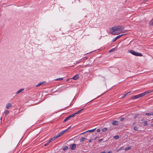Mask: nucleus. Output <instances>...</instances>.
Returning <instances> with one entry per match:
<instances>
[{
	"label": "nucleus",
	"mask_w": 153,
	"mask_h": 153,
	"mask_svg": "<svg viewBox=\"0 0 153 153\" xmlns=\"http://www.w3.org/2000/svg\"><path fill=\"white\" fill-rule=\"evenodd\" d=\"M124 29V27L123 26H115L110 29V32L112 34L117 35L119 34L120 32L121 33L124 32H123Z\"/></svg>",
	"instance_id": "1"
},
{
	"label": "nucleus",
	"mask_w": 153,
	"mask_h": 153,
	"mask_svg": "<svg viewBox=\"0 0 153 153\" xmlns=\"http://www.w3.org/2000/svg\"><path fill=\"white\" fill-rule=\"evenodd\" d=\"M128 52L132 54L137 56H143L142 54L141 53L136 52L133 50H129Z\"/></svg>",
	"instance_id": "2"
},
{
	"label": "nucleus",
	"mask_w": 153,
	"mask_h": 153,
	"mask_svg": "<svg viewBox=\"0 0 153 153\" xmlns=\"http://www.w3.org/2000/svg\"><path fill=\"white\" fill-rule=\"evenodd\" d=\"M71 128V127H68L67 129H66V130H64L63 131H62V132H60L56 136H57L58 137H59L62 135L63 134H64L67 131H68L69 129Z\"/></svg>",
	"instance_id": "3"
},
{
	"label": "nucleus",
	"mask_w": 153,
	"mask_h": 153,
	"mask_svg": "<svg viewBox=\"0 0 153 153\" xmlns=\"http://www.w3.org/2000/svg\"><path fill=\"white\" fill-rule=\"evenodd\" d=\"M96 128H94V129H91V130H88L86 131H85L84 132H83V133H82L81 134H85L86 133H87V132H94L95 130L96 129Z\"/></svg>",
	"instance_id": "4"
},
{
	"label": "nucleus",
	"mask_w": 153,
	"mask_h": 153,
	"mask_svg": "<svg viewBox=\"0 0 153 153\" xmlns=\"http://www.w3.org/2000/svg\"><path fill=\"white\" fill-rule=\"evenodd\" d=\"M111 124L114 125H117L119 124V122L116 120H113Z\"/></svg>",
	"instance_id": "5"
},
{
	"label": "nucleus",
	"mask_w": 153,
	"mask_h": 153,
	"mask_svg": "<svg viewBox=\"0 0 153 153\" xmlns=\"http://www.w3.org/2000/svg\"><path fill=\"white\" fill-rule=\"evenodd\" d=\"M76 145L75 144H72L71 146V150H74L76 148Z\"/></svg>",
	"instance_id": "6"
},
{
	"label": "nucleus",
	"mask_w": 153,
	"mask_h": 153,
	"mask_svg": "<svg viewBox=\"0 0 153 153\" xmlns=\"http://www.w3.org/2000/svg\"><path fill=\"white\" fill-rule=\"evenodd\" d=\"M11 106L12 105L10 103H8L6 105V108L7 109H9L11 107Z\"/></svg>",
	"instance_id": "7"
},
{
	"label": "nucleus",
	"mask_w": 153,
	"mask_h": 153,
	"mask_svg": "<svg viewBox=\"0 0 153 153\" xmlns=\"http://www.w3.org/2000/svg\"><path fill=\"white\" fill-rule=\"evenodd\" d=\"M139 98L138 95H136L132 96L131 98V99H135Z\"/></svg>",
	"instance_id": "8"
},
{
	"label": "nucleus",
	"mask_w": 153,
	"mask_h": 153,
	"mask_svg": "<svg viewBox=\"0 0 153 153\" xmlns=\"http://www.w3.org/2000/svg\"><path fill=\"white\" fill-rule=\"evenodd\" d=\"M70 116H68V117H66L65 119L63 121V122H66V121H67L70 118Z\"/></svg>",
	"instance_id": "9"
},
{
	"label": "nucleus",
	"mask_w": 153,
	"mask_h": 153,
	"mask_svg": "<svg viewBox=\"0 0 153 153\" xmlns=\"http://www.w3.org/2000/svg\"><path fill=\"white\" fill-rule=\"evenodd\" d=\"M78 75H76L74 76L73 78L72 79L74 80H76L78 79Z\"/></svg>",
	"instance_id": "10"
},
{
	"label": "nucleus",
	"mask_w": 153,
	"mask_h": 153,
	"mask_svg": "<svg viewBox=\"0 0 153 153\" xmlns=\"http://www.w3.org/2000/svg\"><path fill=\"white\" fill-rule=\"evenodd\" d=\"M84 108H82V109H80V110H79V111H78L77 112H76L75 113V114H79L80 113V112L82 111L83 110H84Z\"/></svg>",
	"instance_id": "11"
},
{
	"label": "nucleus",
	"mask_w": 153,
	"mask_h": 153,
	"mask_svg": "<svg viewBox=\"0 0 153 153\" xmlns=\"http://www.w3.org/2000/svg\"><path fill=\"white\" fill-rule=\"evenodd\" d=\"M124 148V147H123V146L121 147L120 148H119V149H117V150H116V152H118L119 151H120V150H121L122 149H123Z\"/></svg>",
	"instance_id": "12"
},
{
	"label": "nucleus",
	"mask_w": 153,
	"mask_h": 153,
	"mask_svg": "<svg viewBox=\"0 0 153 153\" xmlns=\"http://www.w3.org/2000/svg\"><path fill=\"white\" fill-rule=\"evenodd\" d=\"M138 95L139 98L141 97H143V96H145V95L143 93L141 94H139Z\"/></svg>",
	"instance_id": "13"
},
{
	"label": "nucleus",
	"mask_w": 153,
	"mask_h": 153,
	"mask_svg": "<svg viewBox=\"0 0 153 153\" xmlns=\"http://www.w3.org/2000/svg\"><path fill=\"white\" fill-rule=\"evenodd\" d=\"M138 95L139 98L141 97H143V96H145V95L143 93L141 94H139Z\"/></svg>",
	"instance_id": "14"
},
{
	"label": "nucleus",
	"mask_w": 153,
	"mask_h": 153,
	"mask_svg": "<svg viewBox=\"0 0 153 153\" xmlns=\"http://www.w3.org/2000/svg\"><path fill=\"white\" fill-rule=\"evenodd\" d=\"M4 113L5 114V116H7L9 113V111L8 110H6L5 111Z\"/></svg>",
	"instance_id": "15"
},
{
	"label": "nucleus",
	"mask_w": 153,
	"mask_h": 153,
	"mask_svg": "<svg viewBox=\"0 0 153 153\" xmlns=\"http://www.w3.org/2000/svg\"><path fill=\"white\" fill-rule=\"evenodd\" d=\"M24 90V89L23 88H22L19 90L16 93V94H18L21 92L22 91H23Z\"/></svg>",
	"instance_id": "16"
},
{
	"label": "nucleus",
	"mask_w": 153,
	"mask_h": 153,
	"mask_svg": "<svg viewBox=\"0 0 153 153\" xmlns=\"http://www.w3.org/2000/svg\"><path fill=\"white\" fill-rule=\"evenodd\" d=\"M149 24L151 25H153V19L150 21Z\"/></svg>",
	"instance_id": "17"
},
{
	"label": "nucleus",
	"mask_w": 153,
	"mask_h": 153,
	"mask_svg": "<svg viewBox=\"0 0 153 153\" xmlns=\"http://www.w3.org/2000/svg\"><path fill=\"white\" fill-rule=\"evenodd\" d=\"M124 35V34H121V35H118L117 36V37H116V38L117 39L120 38L121 37L123 36Z\"/></svg>",
	"instance_id": "18"
},
{
	"label": "nucleus",
	"mask_w": 153,
	"mask_h": 153,
	"mask_svg": "<svg viewBox=\"0 0 153 153\" xmlns=\"http://www.w3.org/2000/svg\"><path fill=\"white\" fill-rule=\"evenodd\" d=\"M43 83H44V82H42L41 83H39L38 84L36 85V86L37 87H38V86H39L42 85L43 84Z\"/></svg>",
	"instance_id": "19"
},
{
	"label": "nucleus",
	"mask_w": 153,
	"mask_h": 153,
	"mask_svg": "<svg viewBox=\"0 0 153 153\" xmlns=\"http://www.w3.org/2000/svg\"><path fill=\"white\" fill-rule=\"evenodd\" d=\"M115 48H112L109 51V52L111 53V52H113L114 51H115Z\"/></svg>",
	"instance_id": "20"
},
{
	"label": "nucleus",
	"mask_w": 153,
	"mask_h": 153,
	"mask_svg": "<svg viewBox=\"0 0 153 153\" xmlns=\"http://www.w3.org/2000/svg\"><path fill=\"white\" fill-rule=\"evenodd\" d=\"M150 93V91H146V92H143L144 94L145 95H146Z\"/></svg>",
	"instance_id": "21"
},
{
	"label": "nucleus",
	"mask_w": 153,
	"mask_h": 153,
	"mask_svg": "<svg viewBox=\"0 0 153 153\" xmlns=\"http://www.w3.org/2000/svg\"><path fill=\"white\" fill-rule=\"evenodd\" d=\"M63 80V78H57L55 79V80L57 81V80H60L61 81Z\"/></svg>",
	"instance_id": "22"
},
{
	"label": "nucleus",
	"mask_w": 153,
	"mask_h": 153,
	"mask_svg": "<svg viewBox=\"0 0 153 153\" xmlns=\"http://www.w3.org/2000/svg\"><path fill=\"white\" fill-rule=\"evenodd\" d=\"M57 138H58V137H57V136L56 135V136H54L52 139V140H54Z\"/></svg>",
	"instance_id": "23"
},
{
	"label": "nucleus",
	"mask_w": 153,
	"mask_h": 153,
	"mask_svg": "<svg viewBox=\"0 0 153 153\" xmlns=\"http://www.w3.org/2000/svg\"><path fill=\"white\" fill-rule=\"evenodd\" d=\"M68 147L67 146H66L63 148V150H65L68 149Z\"/></svg>",
	"instance_id": "24"
},
{
	"label": "nucleus",
	"mask_w": 153,
	"mask_h": 153,
	"mask_svg": "<svg viewBox=\"0 0 153 153\" xmlns=\"http://www.w3.org/2000/svg\"><path fill=\"white\" fill-rule=\"evenodd\" d=\"M107 130V129L106 128H103L102 129V131H103L105 132V131H106Z\"/></svg>",
	"instance_id": "25"
},
{
	"label": "nucleus",
	"mask_w": 153,
	"mask_h": 153,
	"mask_svg": "<svg viewBox=\"0 0 153 153\" xmlns=\"http://www.w3.org/2000/svg\"><path fill=\"white\" fill-rule=\"evenodd\" d=\"M85 137H83L80 140V142H83V141L85 140Z\"/></svg>",
	"instance_id": "26"
},
{
	"label": "nucleus",
	"mask_w": 153,
	"mask_h": 153,
	"mask_svg": "<svg viewBox=\"0 0 153 153\" xmlns=\"http://www.w3.org/2000/svg\"><path fill=\"white\" fill-rule=\"evenodd\" d=\"M75 113L72 114L71 115H70L69 116L70 117V118L76 115Z\"/></svg>",
	"instance_id": "27"
},
{
	"label": "nucleus",
	"mask_w": 153,
	"mask_h": 153,
	"mask_svg": "<svg viewBox=\"0 0 153 153\" xmlns=\"http://www.w3.org/2000/svg\"><path fill=\"white\" fill-rule=\"evenodd\" d=\"M114 139H118L119 137V136L118 135H116L114 136Z\"/></svg>",
	"instance_id": "28"
},
{
	"label": "nucleus",
	"mask_w": 153,
	"mask_h": 153,
	"mask_svg": "<svg viewBox=\"0 0 153 153\" xmlns=\"http://www.w3.org/2000/svg\"><path fill=\"white\" fill-rule=\"evenodd\" d=\"M146 115L148 116H150L151 115V112L150 113H146Z\"/></svg>",
	"instance_id": "29"
},
{
	"label": "nucleus",
	"mask_w": 153,
	"mask_h": 153,
	"mask_svg": "<svg viewBox=\"0 0 153 153\" xmlns=\"http://www.w3.org/2000/svg\"><path fill=\"white\" fill-rule=\"evenodd\" d=\"M131 92V91L128 92L126 94H125L124 96H123V98H124L129 93H130Z\"/></svg>",
	"instance_id": "30"
},
{
	"label": "nucleus",
	"mask_w": 153,
	"mask_h": 153,
	"mask_svg": "<svg viewBox=\"0 0 153 153\" xmlns=\"http://www.w3.org/2000/svg\"><path fill=\"white\" fill-rule=\"evenodd\" d=\"M148 124V122L147 121H146L144 123L143 125L144 126H146Z\"/></svg>",
	"instance_id": "31"
},
{
	"label": "nucleus",
	"mask_w": 153,
	"mask_h": 153,
	"mask_svg": "<svg viewBox=\"0 0 153 153\" xmlns=\"http://www.w3.org/2000/svg\"><path fill=\"white\" fill-rule=\"evenodd\" d=\"M130 149V147H128L126 148L125 149V150L126 151V150L129 149Z\"/></svg>",
	"instance_id": "32"
},
{
	"label": "nucleus",
	"mask_w": 153,
	"mask_h": 153,
	"mask_svg": "<svg viewBox=\"0 0 153 153\" xmlns=\"http://www.w3.org/2000/svg\"><path fill=\"white\" fill-rule=\"evenodd\" d=\"M134 129L136 131L137 130L138 128L136 126H134Z\"/></svg>",
	"instance_id": "33"
},
{
	"label": "nucleus",
	"mask_w": 153,
	"mask_h": 153,
	"mask_svg": "<svg viewBox=\"0 0 153 153\" xmlns=\"http://www.w3.org/2000/svg\"><path fill=\"white\" fill-rule=\"evenodd\" d=\"M120 120L121 121H123L124 120V118H123V117H120Z\"/></svg>",
	"instance_id": "34"
},
{
	"label": "nucleus",
	"mask_w": 153,
	"mask_h": 153,
	"mask_svg": "<svg viewBox=\"0 0 153 153\" xmlns=\"http://www.w3.org/2000/svg\"><path fill=\"white\" fill-rule=\"evenodd\" d=\"M117 40V39H116V38H114V39H113L112 41L113 42H115Z\"/></svg>",
	"instance_id": "35"
},
{
	"label": "nucleus",
	"mask_w": 153,
	"mask_h": 153,
	"mask_svg": "<svg viewBox=\"0 0 153 153\" xmlns=\"http://www.w3.org/2000/svg\"><path fill=\"white\" fill-rule=\"evenodd\" d=\"M138 114H136L135 116L134 117V119H135L138 116Z\"/></svg>",
	"instance_id": "36"
},
{
	"label": "nucleus",
	"mask_w": 153,
	"mask_h": 153,
	"mask_svg": "<svg viewBox=\"0 0 153 153\" xmlns=\"http://www.w3.org/2000/svg\"><path fill=\"white\" fill-rule=\"evenodd\" d=\"M52 141H53V140H52V139L51 138L48 141V143H50Z\"/></svg>",
	"instance_id": "37"
},
{
	"label": "nucleus",
	"mask_w": 153,
	"mask_h": 153,
	"mask_svg": "<svg viewBox=\"0 0 153 153\" xmlns=\"http://www.w3.org/2000/svg\"><path fill=\"white\" fill-rule=\"evenodd\" d=\"M103 140V139H100L99 140L98 142L100 143Z\"/></svg>",
	"instance_id": "38"
},
{
	"label": "nucleus",
	"mask_w": 153,
	"mask_h": 153,
	"mask_svg": "<svg viewBox=\"0 0 153 153\" xmlns=\"http://www.w3.org/2000/svg\"><path fill=\"white\" fill-rule=\"evenodd\" d=\"M49 144V143H48V142L47 143H46V144H45L44 145L45 146H47V145H48V144Z\"/></svg>",
	"instance_id": "39"
},
{
	"label": "nucleus",
	"mask_w": 153,
	"mask_h": 153,
	"mask_svg": "<svg viewBox=\"0 0 153 153\" xmlns=\"http://www.w3.org/2000/svg\"><path fill=\"white\" fill-rule=\"evenodd\" d=\"M100 129H98L97 130V131L98 132H100Z\"/></svg>",
	"instance_id": "40"
},
{
	"label": "nucleus",
	"mask_w": 153,
	"mask_h": 153,
	"mask_svg": "<svg viewBox=\"0 0 153 153\" xmlns=\"http://www.w3.org/2000/svg\"><path fill=\"white\" fill-rule=\"evenodd\" d=\"M116 70L117 71V73H119V71L118 70V69L117 68H116Z\"/></svg>",
	"instance_id": "41"
},
{
	"label": "nucleus",
	"mask_w": 153,
	"mask_h": 153,
	"mask_svg": "<svg viewBox=\"0 0 153 153\" xmlns=\"http://www.w3.org/2000/svg\"><path fill=\"white\" fill-rule=\"evenodd\" d=\"M149 91H150V93H151L153 92V90H149Z\"/></svg>",
	"instance_id": "42"
},
{
	"label": "nucleus",
	"mask_w": 153,
	"mask_h": 153,
	"mask_svg": "<svg viewBox=\"0 0 153 153\" xmlns=\"http://www.w3.org/2000/svg\"><path fill=\"white\" fill-rule=\"evenodd\" d=\"M91 142H92V140H91V139H90V140H89V142H90V143H91Z\"/></svg>",
	"instance_id": "43"
},
{
	"label": "nucleus",
	"mask_w": 153,
	"mask_h": 153,
	"mask_svg": "<svg viewBox=\"0 0 153 153\" xmlns=\"http://www.w3.org/2000/svg\"><path fill=\"white\" fill-rule=\"evenodd\" d=\"M136 124V123L135 122H134L133 123V125H134Z\"/></svg>",
	"instance_id": "44"
},
{
	"label": "nucleus",
	"mask_w": 153,
	"mask_h": 153,
	"mask_svg": "<svg viewBox=\"0 0 153 153\" xmlns=\"http://www.w3.org/2000/svg\"><path fill=\"white\" fill-rule=\"evenodd\" d=\"M151 115H153V112H151Z\"/></svg>",
	"instance_id": "45"
},
{
	"label": "nucleus",
	"mask_w": 153,
	"mask_h": 153,
	"mask_svg": "<svg viewBox=\"0 0 153 153\" xmlns=\"http://www.w3.org/2000/svg\"><path fill=\"white\" fill-rule=\"evenodd\" d=\"M107 153H111V151H109Z\"/></svg>",
	"instance_id": "46"
},
{
	"label": "nucleus",
	"mask_w": 153,
	"mask_h": 153,
	"mask_svg": "<svg viewBox=\"0 0 153 153\" xmlns=\"http://www.w3.org/2000/svg\"><path fill=\"white\" fill-rule=\"evenodd\" d=\"M97 138V137H96L94 138V140H96V139Z\"/></svg>",
	"instance_id": "47"
},
{
	"label": "nucleus",
	"mask_w": 153,
	"mask_h": 153,
	"mask_svg": "<svg viewBox=\"0 0 153 153\" xmlns=\"http://www.w3.org/2000/svg\"><path fill=\"white\" fill-rule=\"evenodd\" d=\"M151 126H153V124H151Z\"/></svg>",
	"instance_id": "48"
},
{
	"label": "nucleus",
	"mask_w": 153,
	"mask_h": 153,
	"mask_svg": "<svg viewBox=\"0 0 153 153\" xmlns=\"http://www.w3.org/2000/svg\"><path fill=\"white\" fill-rule=\"evenodd\" d=\"M144 120H141V122H143V121Z\"/></svg>",
	"instance_id": "49"
},
{
	"label": "nucleus",
	"mask_w": 153,
	"mask_h": 153,
	"mask_svg": "<svg viewBox=\"0 0 153 153\" xmlns=\"http://www.w3.org/2000/svg\"><path fill=\"white\" fill-rule=\"evenodd\" d=\"M1 119V120H2V118H1V119Z\"/></svg>",
	"instance_id": "50"
},
{
	"label": "nucleus",
	"mask_w": 153,
	"mask_h": 153,
	"mask_svg": "<svg viewBox=\"0 0 153 153\" xmlns=\"http://www.w3.org/2000/svg\"><path fill=\"white\" fill-rule=\"evenodd\" d=\"M68 80H69V79H68L67 80V81H68Z\"/></svg>",
	"instance_id": "51"
},
{
	"label": "nucleus",
	"mask_w": 153,
	"mask_h": 153,
	"mask_svg": "<svg viewBox=\"0 0 153 153\" xmlns=\"http://www.w3.org/2000/svg\"><path fill=\"white\" fill-rule=\"evenodd\" d=\"M145 1H146V0H145Z\"/></svg>",
	"instance_id": "52"
}]
</instances>
